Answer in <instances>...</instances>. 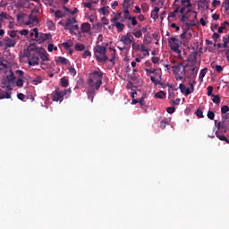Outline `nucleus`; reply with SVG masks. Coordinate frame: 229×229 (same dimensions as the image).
Listing matches in <instances>:
<instances>
[{
    "label": "nucleus",
    "mask_w": 229,
    "mask_h": 229,
    "mask_svg": "<svg viewBox=\"0 0 229 229\" xmlns=\"http://www.w3.org/2000/svg\"><path fill=\"white\" fill-rule=\"evenodd\" d=\"M208 117L211 121H214V118L216 117V114H214V111H208Z\"/></svg>",
    "instance_id": "49"
},
{
    "label": "nucleus",
    "mask_w": 229,
    "mask_h": 229,
    "mask_svg": "<svg viewBox=\"0 0 229 229\" xmlns=\"http://www.w3.org/2000/svg\"><path fill=\"white\" fill-rule=\"evenodd\" d=\"M78 21H76V18H69L66 20L65 22V30H70L71 27H72L73 25L77 24Z\"/></svg>",
    "instance_id": "13"
},
{
    "label": "nucleus",
    "mask_w": 229,
    "mask_h": 229,
    "mask_svg": "<svg viewBox=\"0 0 229 229\" xmlns=\"http://www.w3.org/2000/svg\"><path fill=\"white\" fill-rule=\"evenodd\" d=\"M5 47H15V44H17L16 39H13L10 38H5Z\"/></svg>",
    "instance_id": "16"
},
{
    "label": "nucleus",
    "mask_w": 229,
    "mask_h": 229,
    "mask_svg": "<svg viewBox=\"0 0 229 229\" xmlns=\"http://www.w3.org/2000/svg\"><path fill=\"white\" fill-rule=\"evenodd\" d=\"M75 51H85V45L81 43H76L74 47Z\"/></svg>",
    "instance_id": "26"
},
{
    "label": "nucleus",
    "mask_w": 229,
    "mask_h": 229,
    "mask_svg": "<svg viewBox=\"0 0 229 229\" xmlns=\"http://www.w3.org/2000/svg\"><path fill=\"white\" fill-rule=\"evenodd\" d=\"M216 135L219 140H222L224 142H226V144H229V140L223 134H219V132H216Z\"/></svg>",
    "instance_id": "25"
},
{
    "label": "nucleus",
    "mask_w": 229,
    "mask_h": 229,
    "mask_svg": "<svg viewBox=\"0 0 229 229\" xmlns=\"http://www.w3.org/2000/svg\"><path fill=\"white\" fill-rule=\"evenodd\" d=\"M133 34L131 32H127L125 35H123L120 38V42L123 44V46H127L130 47L131 44L133 43Z\"/></svg>",
    "instance_id": "6"
},
{
    "label": "nucleus",
    "mask_w": 229,
    "mask_h": 229,
    "mask_svg": "<svg viewBox=\"0 0 229 229\" xmlns=\"http://www.w3.org/2000/svg\"><path fill=\"white\" fill-rule=\"evenodd\" d=\"M159 121H160L161 130H165V126H167V124H169V122L167 121V118L163 117V118H160Z\"/></svg>",
    "instance_id": "21"
},
{
    "label": "nucleus",
    "mask_w": 229,
    "mask_h": 229,
    "mask_svg": "<svg viewBox=\"0 0 229 229\" xmlns=\"http://www.w3.org/2000/svg\"><path fill=\"white\" fill-rule=\"evenodd\" d=\"M16 86L17 87H23L24 86V81L22 78H19L16 81Z\"/></svg>",
    "instance_id": "47"
},
{
    "label": "nucleus",
    "mask_w": 229,
    "mask_h": 229,
    "mask_svg": "<svg viewBox=\"0 0 229 229\" xmlns=\"http://www.w3.org/2000/svg\"><path fill=\"white\" fill-rule=\"evenodd\" d=\"M182 72H183V74H185V65H183V64H182V63H179L178 64L172 66L173 72L174 74H180V71H182Z\"/></svg>",
    "instance_id": "9"
},
{
    "label": "nucleus",
    "mask_w": 229,
    "mask_h": 229,
    "mask_svg": "<svg viewBox=\"0 0 229 229\" xmlns=\"http://www.w3.org/2000/svg\"><path fill=\"white\" fill-rule=\"evenodd\" d=\"M226 25H229L228 21H224L223 24L218 28V33H223L226 30Z\"/></svg>",
    "instance_id": "32"
},
{
    "label": "nucleus",
    "mask_w": 229,
    "mask_h": 229,
    "mask_svg": "<svg viewBox=\"0 0 229 229\" xmlns=\"http://www.w3.org/2000/svg\"><path fill=\"white\" fill-rule=\"evenodd\" d=\"M168 45L172 51H178V49L182 47V41L174 37H172L168 39Z\"/></svg>",
    "instance_id": "5"
},
{
    "label": "nucleus",
    "mask_w": 229,
    "mask_h": 229,
    "mask_svg": "<svg viewBox=\"0 0 229 229\" xmlns=\"http://www.w3.org/2000/svg\"><path fill=\"white\" fill-rule=\"evenodd\" d=\"M17 98H18V99H20L21 101H24L26 96H25L24 94H22V93H19V94L17 95Z\"/></svg>",
    "instance_id": "60"
},
{
    "label": "nucleus",
    "mask_w": 229,
    "mask_h": 229,
    "mask_svg": "<svg viewBox=\"0 0 229 229\" xmlns=\"http://www.w3.org/2000/svg\"><path fill=\"white\" fill-rule=\"evenodd\" d=\"M11 83L12 82L6 77H4L2 80L1 88L2 89H6L7 90H12V86H10Z\"/></svg>",
    "instance_id": "14"
},
{
    "label": "nucleus",
    "mask_w": 229,
    "mask_h": 229,
    "mask_svg": "<svg viewBox=\"0 0 229 229\" xmlns=\"http://www.w3.org/2000/svg\"><path fill=\"white\" fill-rule=\"evenodd\" d=\"M223 6H224V8H225V12H228V10H229V0L224 1Z\"/></svg>",
    "instance_id": "52"
},
{
    "label": "nucleus",
    "mask_w": 229,
    "mask_h": 229,
    "mask_svg": "<svg viewBox=\"0 0 229 229\" xmlns=\"http://www.w3.org/2000/svg\"><path fill=\"white\" fill-rule=\"evenodd\" d=\"M39 62H40V57L38 52L34 54L33 56L30 59L29 65H32V66L38 65Z\"/></svg>",
    "instance_id": "10"
},
{
    "label": "nucleus",
    "mask_w": 229,
    "mask_h": 229,
    "mask_svg": "<svg viewBox=\"0 0 229 229\" xmlns=\"http://www.w3.org/2000/svg\"><path fill=\"white\" fill-rule=\"evenodd\" d=\"M5 78L12 83V81L15 80V74L13 73V72H11V73Z\"/></svg>",
    "instance_id": "42"
},
{
    "label": "nucleus",
    "mask_w": 229,
    "mask_h": 229,
    "mask_svg": "<svg viewBox=\"0 0 229 229\" xmlns=\"http://www.w3.org/2000/svg\"><path fill=\"white\" fill-rule=\"evenodd\" d=\"M118 21H121V14H118V16H115L111 20V22H113L114 26L117 29V31L121 33L124 30V24L119 22Z\"/></svg>",
    "instance_id": "7"
},
{
    "label": "nucleus",
    "mask_w": 229,
    "mask_h": 229,
    "mask_svg": "<svg viewBox=\"0 0 229 229\" xmlns=\"http://www.w3.org/2000/svg\"><path fill=\"white\" fill-rule=\"evenodd\" d=\"M111 51H113V54H112V58L109 59V62L112 63V65H115V49L111 48Z\"/></svg>",
    "instance_id": "38"
},
{
    "label": "nucleus",
    "mask_w": 229,
    "mask_h": 229,
    "mask_svg": "<svg viewBox=\"0 0 229 229\" xmlns=\"http://www.w3.org/2000/svg\"><path fill=\"white\" fill-rule=\"evenodd\" d=\"M154 98H156L157 99H165V92L161 90V91L156 93Z\"/></svg>",
    "instance_id": "24"
},
{
    "label": "nucleus",
    "mask_w": 229,
    "mask_h": 229,
    "mask_svg": "<svg viewBox=\"0 0 229 229\" xmlns=\"http://www.w3.org/2000/svg\"><path fill=\"white\" fill-rule=\"evenodd\" d=\"M8 35L13 39L19 40V38H21V36H19V30H11V31L8 32Z\"/></svg>",
    "instance_id": "17"
},
{
    "label": "nucleus",
    "mask_w": 229,
    "mask_h": 229,
    "mask_svg": "<svg viewBox=\"0 0 229 229\" xmlns=\"http://www.w3.org/2000/svg\"><path fill=\"white\" fill-rule=\"evenodd\" d=\"M158 12H160V9L158 7H155L154 10L151 12V19L157 21V19H158Z\"/></svg>",
    "instance_id": "19"
},
{
    "label": "nucleus",
    "mask_w": 229,
    "mask_h": 229,
    "mask_svg": "<svg viewBox=\"0 0 229 229\" xmlns=\"http://www.w3.org/2000/svg\"><path fill=\"white\" fill-rule=\"evenodd\" d=\"M215 124L216 128L221 131L222 133H226V131L228 130V122L222 121L217 123V120H215Z\"/></svg>",
    "instance_id": "8"
},
{
    "label": "nucleus",
    "mask_w": 229,
    "mask_h": 229,
    "mask_svg": "<svg viewBox=\"0 0 229 229\" xmlns=\"http://www.w3.org/2000/svg\"><path fill=\"white\" fill-rule=\"evenodd\" d=\"M12 98V94L8 92L3 91V89H0V99H10Z\"/></svg>",
    "instance_id": "20"
},
{
    "label": "nucleus",
    "mask_w": 229,
    "mask_h": 229,
    "mask_svg": "<svg viewBox=\"0 0 229 229\" xmlns=\"http://www.w3.org/2000/svg\"><path fill=\"white\" fill-rule=\"evenodd\" d=\"M18 34L23 37H27V35H30V30L26 29L22 30H18Z\"/></svg>",
    "instance_id": "39"
},
{
    "label": "nucleus",
    "mask_w": 229,
    "mask_h": 229,
    "mask_svg": "<svg viewBox=\"0 0 229 229\" xmlns=\"http://www.w3.org/2000/svg\"><path fill=\"white\" fill-rule=\"evenodd\" d=\"M88 90L87 97L88 99L94 103V98L96 96V91L99 90L101 85H103V72L95 70L89 74L87 80Z\"/></svg>",
    "instance_id": "1"
},
{
    "label": "nucleus",
    "mask_w": 229,
    "mask_h": 229,
    "mask_svg": "<svg viewBox=\"0 0 229 229\" xmlns=\"http://www.w3.org/2000/svg\"><path fill=\"white\" fill-rule=\"evenodd\" d=\"M205 74H207V68H204L200 71L199 75V80H203V78H205Z\"/></svg>",
    "instance_id": "44"
},
{
    "label": "nucleus",
    "mask_w": 229,
    "mask_h": 229,
    "mask_svg": "<svg viewBox=\"0 0 229 229\" xmlns=\"http://www.w3.org/2000/svg\"><path fill=\"white\" fill-rule=\"evenodd\" d=\"M94 57L99 64H105L108 60V55H106V47L105 46L97 45L93 48Z\"/></svg>",
    "instance_id": "2"
},
{
    "label": "nucleus",
    "mask_w": 229,
    "mask_h": 229,
    "mask_svg": "<svg viewBox=\"0 0 229 229\" xmlns=\"http://www.w3.org/2000/svg\"><path fill=\"white\" fill-rule=\"evenodd\" d=\"M145 99H146V96L144 95L140 98L139 103L140 106H146V102H144Z\"/></svg>",
    "instance_id": "50"
},
{
    "label": "nucleus",
    "mask_w": 229,
    "mask_h": 229,
    "mask_svg": "<svg viewBox=\"0 0 229 229\" xmlns=\"http://www.w3.org/2000/svg\"><path fill=\"white\" fill-rule=\"evenodd\" d=\"M39 58L42 62H49V54L46 50H40L38 52Z\"/></svg>",
    "instance_id": "11"
},
{
    "label": "nucleus",
    "mask_w": 229,
    "mask_h": 229,
    "mask_svg": "<svg viewBox=\"0 0 229 229\" xmlns=\"http://www.w3.org/2000/svg\"><path fill=\"white\" fill-rule=\"evenodd\" d=\"M192 26H196V23H190V22H185L183 24V27L185 28L186 31H189Z\"/></svg>",
    "instance_id": "41"
},
{
    "label": "nucleus",
    "mask_w": 229,
    "mask_h": 229,
    "mask_svg": "<svg viewBox=\"0 0 229 229\" xmlns=\"http://www.w3.org/2000/svg\"><path fill=\"white\" fill-rule=\"evenodd\" d=\"M212 92H214V88L212 86H208V96H210L212 98L214 96V94H212Z\"/></svg>",
    "instance_id": "53"
},
{
    "label": "nucleus",
    "mask_w": 229,
    "mask_h": 229,
    "mask_svg": "<svg viewBox=\"0 0 229 229\" xmlns=\"http://www.w3.org/2000/svg\"><path fill=\"white\" fill-rule=\"evenodd\" d=\"M61 87H64V89L69 87V80H67V78L63 77L61 79Z\"/></svg>",
    "instance_id": "29"
},
{
    "label": "nucleus",
    "mask_w": 229,
    "mask_h": 229,
    "mask_svg": "<svg viewBox=\"0 0 229 229\" xmlns=\"http://www.w3.org/2000/svg\"><path fill=\"white\" fill-rule=\"evenodd\" d=\"M181 98H176L175 100H171L170 105H180Z\"/></svg>",
    "instance_id": "59"
},
{
    "label": "nucleus",
    "mask_w": 229,
    "mask_h": 229,
    "mask_svg": "<svg viewBox=\"0 0 229 229\" xmlns=\"http://www.w3.org/2000/svg\"><path fill=\"white\" fill-rule=\"evenodd\" d=\"M213 103H215L216 105H219V103H221V98H219V95H213Z\"/></svg>",
    "instance_id": "34"
},
{
    "label": "nucleus",
    "mask_w": 229,
    "mask_h": 229,
    "mask_svg": "<svg viewBox=\"0 0 229 229\" xmlns=\"http://www.w3.org/2000/svg\"><path fill=\"white\" fill-rule=\"evenodd\" d=\"M33 31L35 33V38H33V40H35L38 44H43V42H46V40H51L53 37L50 33L45 34L42 32H38V28H34Z\"/></svg>",
    "instance_id": "4"
},
{
    "label": "nucleus",
    "mask_w": 229,
    "mask_h": 229,
    "mask_svg": "<svg viewBox=\"0 0 229 229\" xmlns=\"http://www.w3.org/2000/svg\"><path fill=\"white\" fill-rule=\"evenodd\" d=\"M70 33H72V35H76V33H74V31H78V30H80V26H78V24H73V26L70 27V29H68Z\"/></svg>",
    "instance_id": "28"
},
{
    "label": "nucleus",
    "mask_w": 229,
    "mask_h": 229,
    "mask_svg": "<svg viewBox=\"0 0 229 229\" xmlns=\"http://www.w3.org/2000/svg\"><path fill=\"white\" fill-rule=\"evenodd\" d=\"M212 69H215L216 72H223V67L219 64H216L214 63L211 64Z\"/></svg>",
    "instance_id": "27"
},
{
    "label": "nucleus",
    "mask_w": 229,
    "mask_h": 229,
    "mask_svg": "<svg viewBox=\"0 0 229 229\" xmlns=\"http://www.w3.org/2000/svg\"><path fill=\"white\" fill-rule=\"evenodd\" d=\"M223 47L224 49H228V44H229V34H226L223 37Z\"/></svg>",
    "instance_id": "23"
},
{
    "label": "nucleus",
    "mask_w": 229,
    "mask_h": 229,
    "mask_svg": "<svg viewBox=\"0 0 229 229\" xmlns=\"http://www.w3.org/2000/svg\"><path fill=\"white\" fill-rule=\"evenodd\" d=\"M179 89L182 94H184V96H189L190 94H192V91H191V89L187 88L185 84H180Z\"/></svg>",
    "instance_id": "15"
},
{
    "label": "nucleus",
    "mask_w": 229,
    "mask_h": 229,
    "mask_svg": "<svg viewBox=\"0 0 229 229\" xmlns=\"http://www.w3.org/2000/svg\"><path fill=\"white\" fill-rule=\"evenodd\" d=\"M25 15L26 14H24V13L17 14L16 17H17L18 22H23Z\"/></svg>",
    "instance_id": "43"
},
{
    "label": "nucleus",
    "mask_w": 229,
    "mask_h": 229,
    "mask_svg": "<svg viewBox=\"0 0 229 229\" xmlns=\"http://www.w3.org/2000/svg\"><path fill=\"white\" fill-rule=\"evenodd\" d=\"M134 13H140V7L139 5H136L133 10Z\"/></svg>",
    "instance_id": "63"
},
{
    "label": "nucleus",
    "mask_w": 229,
    "mask_h": 229,
    "mask_svg": "<svg viewBox=\"0 0 229 229\" xmlns=\"http://www.w3.org/2000/svg\"><path fill=\"white\" fill-rule=\"evenodd\" d=\"M221 112H222V114H227V112H229V106H222Z\"/></svg>",
    "instance_id": "57"
},
{
    "label": "nucleus",
    "mask_w": 229,
    "mask_h": 229,
    "mask_svg": "<svg viewBox=\"0 0 229 229\" xmlns=\"http://www.w3.org/2000/svg\"><path fill=\"white\" fill-rule=\"evenodd\" d=\"M150 81H152L155 85H164V83L160 82L157 78L150 76Z\"/></svg>",
    "instance_id": "37"
},
{
    "label": "nucleus",
    "mask_w": 229,
    "mask_h": 229,
    "mask_svg": "<svg viewBox=\"0 0 229 229\" xmlns=\"http://www.w3.org/2000/svg\"><path fill=\"white\" fill-rule=\"evenodd\" d=\"M92 56V53L89 50H85L84 53L82 54V58H88Z\"/></svg>",
    "instance_id": "46"
},
{
    "label": "nucleus",
    "mask_w": 229,
    "mask_h": 229,
    "mask_svg": "<svg viewBox=\"0 0 229 229\" xmlns=\"http://www.w3.org/2000/svg\"><path fill=\"white\" fill-rule=\"evenodd\" d=\"M63 46L65 49H69V48L72 47V40H68L66 42H64Z\"/></svg>",
    "instance_id": "35"
},
{
    "label": "nucleus",
    "mask_w": 229,
    "mask_h": 229,
    "mask_svg": "<svg viewBox=\"0 0 229 229\" xmlns=\"http://www.w3.org/2000/svg\"><path fill=\"white\" fill-rule=\"evenodd\" d=\"M129 21H131L132 26H137V18L131 17Z\"/></svg>",
    "instance_id": "61"
},
{
    "label": "nucleus",
    "mask_w": 229,
    "mask_h": 229,
    "mask_svg": "<svg viewBox=\"0 0 229 229\" xmlns=\"http://www.w3.org/2000/svg\"><path fill=\"white\" fill-rule=\"evenodd\" d=\"M176 108H174V106H170L166 108V112L167 114H174Z\"/></svg>",
    "instance_id": "56"
},
{
    "label": "nucleus",
    "mask_w": 229,
    "mask_h": 229,
    "mask_svg": "<svg viewBox=\"0 0 229 229\" xmlns=\"http://www.w3.org/2000/svg\"><path fill=\"white\" fill-rule=\"evenodd\" d=\"M152 62L154 63V64H158V62H160V58L159 57H152Z\"/></svg>",
    "instance_id": "64"
},
{
    "label": "nucleus",
    "mask_w": 229,
    "mask_h": 229,
    "mask_svg": "<svg viewBox=\"0 0 229 229\" xmlns=\"http://www.w3.org/2000/svg\"><path fill=\"white\" fill-rule=\"evenodd\" d=\"M213 8H217V6H221V1L219 0H214L212 3Z\"/></svg>",
    "instance_id": "51"
},
{
    "label": "nucleus",
    "mask_w": 229,
    "mask_h": 229,
    "mask_svg": "<svg viewBox=\"0 0 229 229\" xmlns=\"http://www.w3.org/2000/svg\"><path fill=\"white\" fill-rule=\"evenodd\" d=\"M56 19H62L64 17V13L60 10H57L55 13Z\"/></svg>",
    "instance_id": "48"
},
{
    "label": "nucleus",
    "mask_w": 229,
    "mask_h": 229,
    "mask_svg": "<svg viewBox=\"0 0 229 229\" xmlns=\"http://www.w3.org/2000/svg\"><path fill=\"white\" fill-rule=\"evenodd\" d=\"M182 4L184 8H191V6H192V4H191V0H182Z\"/></svg>",
    "instance_id": "30"
},
{
    "label": "nucleus",
    "mask_w": 229,
    "mask_h": 229,
    "mask_svg": "<svg viewBox=\"0 0 229 229\" xmlns=\"http://www.w3.org/2000/svg\"><path fill=\"white\" fill-rule=\"evenodd\" d=\"M130 6H131V4H130V1H125V2L123 3V9L127 8V10H130Z\"/></svg>",
    "instance_id": "58"
},
{
    "label": "nucleus",
    "mask_w": 229,
    "mask_h": 229,
    "mask_svg": "<svg viewBox=\"0 0 229 229\" xmlns=\"http://www.w3.org/2000/svg\"><path fill=\"white\" fill-rule=\"evenodd\" d=\"M57 64H61L62 65H67L69 64V59L65 57L59 56L56 60Z\"/></svg>",
    "instance_id": "22"
},
{
    "label": "nucleus",
    "mask_w": 229,
    "mask_h": 229,
    "mask_svg": "<svg viewBox=\"0 0 229 229\" xmlns=\"http://www.w3.org/2000/svg\"><path fill=\"white\" fill-rule=\"evenodd\" d=\"M72 92V90L71 89V88L64 90H61L60 88H56L51 94L52 100L56 102L59 101L60 103H62L64 99H67L69 96H71Z\"/></svg>",
    "instance_id": "3"
},
{
    "label": "nucleus",
    "mask_w": 229,
    "mask_h": 229,
    "mask_svg": "<svg viewBox=\"0 0 229 229\" xmlns=\"http://www.w3.org/2000/svg\"><path fill=\"white\" fill-rule=\"evenodd\" d=\"M68 71L70 72V74H72V76H76V69L74 67H70L68 68Z\"/></svg>",
    "instance_id": "54"
},
{
    "label": "nucleus",
    "mask_w": 229,
    "mask_h": 229,
    "mask_svg": "<svg viewBox=\"0 0 229 229\" xmlns=\"http://www.w3.org/2000/svg\"><path fill=\"white\" fill-rule=\"evenodd\" d=\"M178 12H180V6H177L174 12L170 13L168 17H170L171 19H174V17H176V13H178Z\"/></svg>",
    "instance_id": "33"
},
{
    "label": "nucleus",
    "mask_w": 229,
    "mask_h": 229,
    "mask_svg": "<svg viewBox=\"0 0 229 229\" xmlns=\"http://www.w3.org/2000/svg\"><path fill=\"white\" fill-rule=\"evenodd\" d=\"M99 13H102V15H108V13H110V11H108V6L100 8Z\"/></svg>",
    "instance_id": "36"
},
{
    "label": "nucleus",
    "mask_w": 229,
    "mask_h": 229,
    "mask_svg": "<svg viewBox=\"0 0 229 229\" xmlns=\"http://www.w3.org/2000/svg\"><path fill=\"white\" fill-rule=\"evenodd\" d=\"M141 51L147 53V54H145V56H149V50H148V48H146V46L141 45Z\"/></svg>",
    "instance_id": "55"
},
{
    "label": "nucleus",
    "mask_w": 229,
    "mask_h": 229,
    "mask_svg": "<svg viewBox=\"0 0 229 229\" xmlns=\"http://www.w3.org/2000/svg\"><path fill=\"white\" fill-rule=\"evenodd\" d=\"M15 72L20 76V78H22V76H24V72L22 70H17Z\"/></svg>",
    "instance_id": "62"
},
{
    "label": "nucleus",
    "mask_w": 229,
    "mask_h": 229,
    "mask_svg": "<svg viewBox=\"0 0 229 229\" xmlns=\"http://www.w3.org/2000/svg\"><path fill=\"white\" fill-rule=\"evenodd\" d=\"M195 114L197 117H199V119H203L204 115H203V111H201V109H197Z\"/></svg>",
    "instance_id": "45"
},
{
    "label": "nucleus",
    "mask_w": 229,
    "mask_h": 229,
    "mask_svg": "<svg viewBox=\"0 0 229 229\" xmlns=\"http://www.w3.org/2000/svg\"><path fill=\"white\" fill-rule=\"evenodd\" d=\"M34 22H38V19L35 15L30 14L29 16V21H27L25 24L26 26H30V24H33Z\"/></svg>",
    "instance_id": "18"
},
{
    "label": "nucleus",
    "mask_w": 229,
    "mask_h": 229,
    "mask_svg": "<svg viewBox=\"0 0 229 229\" xmlns=\"http://www.w3.org/2000/svg\"><path fill=\"white\" fill-rule=\"evenodd\" d=\"M91 30H92V27L89 22H84L81 25V33H90Z\"/></svg>",
    "instance_id": "12"
},
{
    "label": "nucleus",
    "mask_w": 229,
    "mask_h": 229,
    "mask_svg": "<svg viewBox=\"0 0 229 229\" xmlns=\"http://www.w3.org/2000/svg\"><path fill=\"white\" fill-rule=\"evenodd\" d=\"M141 33H147L146 35H145V38H144V39H143V42H146V40H147V37H149V32H148V27H143V28H141Z\"/></svg>",
    "instance_id": "40"
},
{
    "label": "nucleus",
    "mask_w": 229,
    "mask_h": 229,
    "mask_svg": "<svg viewBox=\"0 0 229 229\" xmlns=\"http://www.w3.org/2000/svg\"><path fill=\"white\" fill-rule=\"evenodd\" d=\"M131 35L135 37V38H140L142 37V31L134 30Z\"/></svg>",
    "instance_id": "31"
}]
</instances>
